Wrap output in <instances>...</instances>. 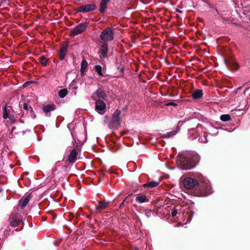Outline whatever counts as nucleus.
I'll return each instance as SVG.
<instances>
[{
    "label": "nucleus",
    "instance_id": "nucleus-29",
    "mask_svg": "<svg viewBox=\"0 0 250 250\" xmlns=\"http://www.w3.org/2000/svg\"><path fill=\"white\" fill-rule=\"evenodd\" d=\"M23 108H24V109H25L27 111H30V112H33L32 108L26 103L23 104Z\"/></svg>",
    "mask_w": 250,
    "mask_h": 250
},
{
    "label": "nucleus",
    "instance_id": "nucleus-21",
    "mask_svg": "<svg viewBox=\"0 0 250 250\" xmlns=\"http://www.w3.org/2000/svg\"><path fill=\"white\" fill-rule=\"evenodd\" d=\"M94 69L95 71L98 73V74L100 76H103L104 74L102 73L103 68L101 66L99 65H96L94 66Z\"/></svg>",
    "mask_w": 250,
    "mask_h": 250
},
{
    "label": "nucleus",
    "instance_id": "nucleus-5",
    "mask_svg": "<svg viewBox=\"0 0 250 250\" xmlns=\"http://www.w3.org/2000/svg\"><path fill=\"white\" fill-rule=\"evenodd\" d=\"M2 117L4 119H9L10 120H12L14 118L13 114V109L11 106L5 104L2 107Z\"/></svg>",
    "mask_w": 250,
    "mask_h": 250
},
{
    "label": "nucleus",
    "instance_id": "nucleus-30",
    "mask_svg": "<svg viewBox=\"0 0 250 250\" xmlns=\"http://www.w3.org/2000/svg\"><path fill=\"white\" fill-rule=\"evenodd\" d=\"M145 215L147 217H150L151 216V211L150 210H146L145 211Z\"/></svg>",
    "mask_w": 250,
    "mask_h": 250
},
{
    "label": "nucleus",
    "instance_id": "nucleus-14",
    "mask_svg": "<svg viewBox=\"0 0 250 250\" xmlns=\"http://www.w3.org/2000/svg\"><path fill=\"white\" fill-rule=\"evenodd\" d=\"M55 105L54 104H47L44 105L43 107V111L47 114L50 112L55 109Z\"/></svg>",
    "mask_w": 250,
    "mask_h": 250
},
{
    "label": "nucleus",
    "instance_id": "nucleus-3",
    "mask_svg": "<svg viewBox=\"0 0 250 250\" xmlns=\"http://www.w3.org/2000/svg\"><path fill=\"white\" fill-rule=\"evenodd\" d=\"M121 112L116 110L112 116L111 119L108 124L110 128H118L120 126L121 118L120 117Z\"/></svg>",
    "mask_w": 250,
    "mask_h": 250
},
{
    "label": "nucleus",
    "instance_id": "nucleus-25",
    "mask_svg": "<svg viewBox=\"0 0 250 250\" xmlns=\"http://www.w3.org/2000/svg\"><path fill=\"white\" fill-rule=\"evenodd\" d=\"M220 119L223 122H227L231 120V117L229 114H223L220 116Z\"/></svg>",
    "mask_w": 250,
    "mask_h": 250
},
{
    "label": "nucleus",
    "instance_id": "nucleus-33",
    "mask_svg": "<svg viewBox=\"0 0 250 250\" xmlns=\"http://www.w3.org/2000/svg\"><path fill=\"white\" fill-rule=\"evenodd\" d=\"M235 65H236V69H238V68H237V64H235Z\"/></svg>",
    "mask_w": 250,
    "mask_h": 250
},
{
    "label": "nucleus",
    "instance_id": "nucleus-2",
    "mask_svg": "<svg viewBox=\"0 0 250 250\" xmlns=\"http://www.w3.org/2000/svg\"><path fill=\"white\" fill-rule=\"evenodd\" d=\"M198 156L189 153H185L178 155L177 163L182 169L188 170L194 167L198 161Z\"/></svg>",
    "mask_w": 250,
    "mask_h": 250
},
{
    "label": "nucleus",
    "instance_id": "nucleus-4",
    "mask_svg": "<svg viewBox=\"0 0 250 250\" xmlns=\"http://www.w3.org/2000/svg\"><path fill=\"white\" fill-rule=\"evenodd\" d=\"M114 29L113 27H108L104 30L101 34L100 38L104 41H111L114 39Z\"/></svg>",
    "mask_w": 250,
    "mask_h": 250
},
{
    "label": "nucleus",
    "instance_id": "nucleus-32",
    "mask_svg": "<svg viewBox=\"0 0 250 250\" xmlns=\"http://www.w3.org/2000/svg\"><path fill=\"white\" fill-rule=\"evenodd\" d=\"M176 11H177L178 12H181V11L179 10H176Z\"/></svg>",
    "mask_w": 250,
    "mask_h": 250
},
{
    "label": "nucleus",
    "instance_id": "nucleus-20",
    "mask_svg": "<svg viewBox=\"0 0 250 250\" xmlns=\"http://www.w3.org/2000/svg\"><path fill=\"white\" fill-rule=\"evenodd\" d=\"M159 183L156 181H150L144 185V187H149L150 188L156 187Z\"/></svg>",
    "mask_w": 250,
    "mask_h": 250
},
{
    "label": "nucleus",
    "instance_id": "nucleus-12",
    "mask_svg": "<svg viewBox=\"0 0 250 250\" xmlns=\"http://www.w3.org/2000/svg\"><path fill=\"white\" fill-rule=\"evenodd\" d=\"M31 195L28 194L25 197L21 199L19 201V204L22 209L24 208L31 199Z\"/></svg>",
    "mask_w": 250,
    "mask_h": 250
},
{
    "label": "nucleus",
    "instance_id": "nucleus-18",
    "mask_svg": "<svg viewBox=\"0 0 250 250\" xmlns=\"http://www.w3.org/2000/svg\"><path fill=\"white\" fill-rule=\"evenodd\" d=\"M66 51L67 48L65 46H62L60 48V59L62 61L64 59Z\"/></svg>",
    "mask_w": 250,
    "mask_h": 250
},
{
    "label": "nucleus",
    "instance_id": "nucleus-19",
    "mask_svg": "<svg viewBox=\"0 0 250 250\" xmlns=\"http://www.w3.org/2000/svg\"><path fill=\"white\" fill-rule=\"evenodd\" d=\"M87 62L85 60H83L82 61L81 64V72L82 73V75H83L85 69H86L87 67Z\"/></svg>",
    "mask_w": 250,
    "mask_h": 250
},
{
    "label": "nucleus",
    "instance_id": "nucleus-9",
    "mask_svg": "<svg viewBox=\"0 0 250 250\" xmlns=\"http://www.w3.org/2000/svg\"><path fill=\"white\" fill-rule=\"evenodd\" d=\"M96 8L95 4H87L82 5L78 8L77 11L79 12H88L95 10Z\"/></svg>",
    "mask_w": 250,
    "mask_h": 250
},
{
    "label": "nucleus",
    "instance_id": "nucleus-15",
    "mask_svg": "<svg viewBox=\"0 0 250 250\" xmlns=\"http://www.w3.org/2000/svg\"><path fill=\"white\" fill-rule=\"evenodd\" d=\"M192 96L193 99H198L202 97L203 91L201 89L196 90L193 92Z\"/></svg>",
    "mask_w": 250,
    "mask_h": 250
},
{
    "label": "nucleus",
    "instance_id": "nucleus-35",
    "mask_svg": "<svg viewBox=\"0 0 250 250\" xmlns=\"http://www.w3.org/2000/svg\"><path fill=\"white\" fill-rule=\"evenodd\" d=\"M135 250H138V249H136Z\"/></svg>",
    "mask_w": 250,
    "mask_h": 250
},
{
    "label": "nucleus",
    "instance_id": "nucleus-6",
    "mask_svg": "<svg viewBox=\"0 0 250 250\" xmlns=\"http://www.w3.org/2000/svg\"><path fill=\"white\" fill-rule=\"evenodd\" d=\"M10 219L11 225L14 227L19 225L21 221V216L18 213H12Z\"/></svg>",
    "mask_w": 250,
    "mask_h": 250
},
{
    "label": "nucleus",
    "instance_id": "nucleus-22",
    "mask_svg": "<svg viewBox=\"0 0 250 250\" xmlns=\"http://www.w3.org/2000/svg\"><path fill=\"white\" fill-rule=\"evenodd\" d=\"M135 200L139 203H143L146 201V198L145 195L138 196L136 197Z\"/></svg>",
    "mask_w": 250,
    "mask_h": 250
},
{
    "label": "nucleus",
    "instance_id": "nucleus-28",
    "mask_svg": "<svg viewBox=\"0 0 250 250\" xmlns=\"http://www.w3.org/2000/svg\"><path fill=\"white\" fill-rule=\"evenodd\" d=\"M67 93V90L66 89H61L59 92V95L61 98H64Z\"/></svg>",
    "mask_w": 250,
    "mask_h": 250
},
{
    "label": "nucleus",
    "instance_id": "nucleus-8",
    "mask_svg": "<svg viewBox=\"0 0 250 250\" xmlns=\"http://www.w3.org/2000/svg\"><path fill=\"white\" fill-rule=\"evenodd\" d=\"M86 27L85 23H80L73 28L72 31V34L75 36L81 34L86 30Z\"/></svg>",
    "mask_w": 250,
    "mask_h": 250
},
{
    "label": "nucleus",
    "instance_id": "nucleus-17",
    "mask_svg": "<svg viewBox=\"0 0 250 250\" xmlns=\"http://www.w3.org/2000/svg\"><path fill=\"white\" fill-rule=\"evenodd\" d=\"M176 134L177 131L173 130L172 131L167 132L166 134H160V136L163 138H168L170 137L175 135Z\"/></svg>",
    "mask_w": 250,
    "mask_h": 250
},
{
    "label": "nucleus",
    "instance_id": "nucleus-26",
    "mask_svg": "<svg viewBox=\"0 0 250 250\" xmlns=\"http://www.w3.org/2000/svg\"><path fill=\"white\" fill-rule=\"evenodd\" d=\"M48 61V59L43 56H41L39 58V62L42 65L45 66L47 64Z\"/></svg>",
    "mask_w": 250,
    "mask_h": 250
},
{
    "label": "nucleus",
    "instance_id": "nucleus-11",
    "mask_svg": "<svg viewBox=\"0 0 250 250\" xmlns=\"http://www.w3.org/2000/svg\"><path fill=\"white\" fill-rule=\"evenodd\" d=\"M92 98L95 100L97 98L105 100L106 98V95L105 92L102 89H99L93 94Z\"/></svg>",
    "mask_w": 250,
    "mask_h": 250
},
{
    "label": "nucleus",
    "instance_id": "nucleus-1",
    "mask_svg": "<svg viewBox=\"0 0 250 250\" xmlns=\"http://www.w3.org/2000/svg\"><path fill=\"white\" fill-rule=\"evenodd\" d=\"M199 180V182L194 178L186 177L183 181V184L187 189L200 191L202 195L206 196L211 193V186L208 180L203 176H201Z\"/></svg>",
    "mask_w": 250,
    "mask_h": 250
},
{
    "label": "nucleus",
    "instance_id": "nucleus-23",
    "mask_svg": "<svg viewBox=\"0 0 250 250\" xmlns=\"http://www.w3.org/2000/svg\"><path fill=\"white\" fill-rule=\"evenodd\" d=\"M181 212V207L180 206L176 207L172 210L171 215L172 217H175L177 214H180Z\"/></svg>",
    "mask_w": 250,
    "mask_h": 250
},
{
    "label": "nucleus",
    "instance_id": "nucleus-13",
    "mask_svg": "<svg viewBox=\"0 0 250 250\" xmlns=\"http://www.w3.org/2000/svg\"><path fill=\"white\" fill-rule=\"evenodd\" d=\"M78 153L76 150L74 149H73L70 154L68 156V161L70 163H74L77 159Z\"/></svg>",
    "mask_w": 250,
    "mask_h": 250
},
{
    "label": "nucleus",
    "instance_id": "nucleus-27",
    "mask_svg": "<svg viewBox=\"0 0 250 250\" xmlns=\"http://www.w3.org/2000/svg\"><path fill=\"white\" fill-rule=\"evenodd\" d=\"M198 140L201 143H207L208 142L207 134L206 133H204L203 135L200 136Z\"/></svg>",
    "mask_w": 250,
    "mask_h": 250
},
{
    "label": "nucleus",
    "instance_id": "nucleus-24",
    "mask_svg": "<svg viewBox=\"0 0 250 250\" xmlns=\"http://www.w3.org/2000/svg\"><path fill=\"white\" fill-rule=\"evenodd\" d=\"M108 204V203L106 202H99L98 206L96 207L97 210H102L105 208Z\"/></svg>",
    "mask_w": 250,
    "mask_h": 250
},
{
    "label": "nucleus",
    "instance_id": "nucleus-31",
    "mask_svg": "<svg viewBox=\"0 0 250 250\" xmlns=\"http://www.w3.org/2000/svg\"><path fill=\"white\" fill-rule=\"evenodd\" d=\"M168 105H175V104L173 103H169L167 104Z\"/></svg>",
    "mask_w": 250,
    "mask_h": 250
},
{
    "label": "nucleus",
    "instance_id": "nucleus-10",
    "mask_svg": "<svg viewBox=\"0 0 250 250\" xmlns=\"http://www.w3.org/2000/svg\"><path fill=\"white\" fill-rule=\"evenodd\" d=\"M108 51V45L107 42H104L100 47L99 51L100 58L103 59L107 57V53Z\"/></svg>",
    "mask_w": 250,
    "mask_h": 250
},
{
    "label": "nucleus",
    "instance_id": "nucleus-7",
    "mask_svg": "<svg viewBox=\"0 0 250 250\" xmlns=\"http://www.w3.org/2000/svg\"><path fill=\"white\" fill-rule=\"evenodd\" d=\"M105 104L102 100H96L95 102V110L100 114L103 115L105 111Z\"/></svg>",
    "mask_w": 250,
    "mask_h": 250
},
{
    "label": "nucleus",
    "instance_id": "nucleus-16",
    "mask_svg": "<svg viewBox=\"0 0 250 250\" xmlns=\"http://www.w3.org/2000/svg\"><path fill=\"white\" fill-rule=\"evenodd\" d=\"M109 0H102L100 3V12L104 13L106 9V5Z\"/></svg>",
    "mask_w": 250,
    "mask_h": 250
},
{
    "label": "nucleus",
    "instance_id": "nucleus-34",
    "mask_svg": "<svg viewBox=\"0 0 250 250\" xmlns=\"http://www.w3.org/2000/svg\"><path fill=\"white\" fill-rule=\"evenodd\" d=\"M182 226V224H181V223H180V224H179L178 225V226Z\"/></svg>",
    "mask_w": 250,
    "mask_h": 250
}]
</instances>
